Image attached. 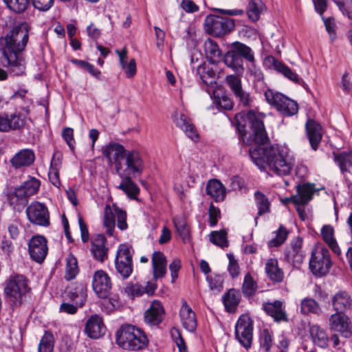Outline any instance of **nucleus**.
Listing matches in <instances>:
<instances>
[{"mask_svg": "<svg viewBox=\"0 0 352 352\" xmlns=\"http://www.w3.org/2000/svg\"><path fill=\"white\" fill-rule=\"evenodd\" d=\"M25 125L24 116L21 113L0 114V131L8 132L20 129Z\"/></svg>", "mask_w": 352, "mask_h": 352, "instance_id": "17", "label": "nucleus"}, {"mask_svg": "<svg viewBox=\"0 0 352 352\" xmlns=\"http://www.w3.org/2000/svg\"><path fill=\"white\" fill-rule=\"evenodd\" d=\"M35 160L34 153L32 150L25 148L21 149L16 153L10 160L12 166L16 168H21L30 166Z\"/></svg>", "mask_w": 352, "mask_h": 352, "instance_id": "27", "label": "nucleus"}, {"mask_svg": "<svg viewBox=\"0 0 352 352\" xmlns=\"http://www.w3.org/2000/svg\"><path fill=\"white\" fill-rule=\"evenodd\" d=\"M267 102L285 116H292L298 111V103L285 95L267 89L264 93Z\"/></svg>", "mask_w": 352, "mask_h": 352, "instance_id": "8", "label": "nucleus"}, {"mask_svg": "<svg viewBox=\"0 0 352 352\" xmlns=\"http://www.w3.org/2000/svg\"><path fill=\"white\" fill-rule=\"evenodd\" d=\"M252 320L247 315H242L235 325V338L246 349L251 346L252 341Z\"/></svg>", "mask_w": 352, "mask_h": 352, "instance_id": "13", "label": "nucleus"}, {"mask_svg": "<svg viewBox=\"0 0 352 352\" xmlns=\"http://www.w3.org/2000/svg\"><path fill=\"white\" fill-rule=\"evenodd\" d=\"M267 60L272 63L274 69L275 70L283 74L288 79L298 84H300V82H302V80L300 78H299L298 74L292 72V70L289 67H288L287 66H286L285 65H284L283 63L278 60L275 58L270 56L267 58Z\"/></svg>", "mask_w": 352, "mask_h": 352, "instance_id": "38", "label": "nucleus"}, {"mask_svg": "<svg viewBox=\"0 0 352 352\" xmlns=\"http://www.w3.org/2000/svg\"><path fill=\"white\" fill-rule=\"evenodd\" d=\"M315 190L314 184L309 183L298 184L296 187V196L299 205L307 204L312 199Z\"/></svg>", "mask_w": 352, "mask_h": 352, "instance_id": "39", "label": "nucleus"}, {"mask_svg": "<svg viewBox=\"0 0 352 352\" xmlns=\"http://www.w3.org/2000/svg\"><path fill=\"white\" fill-rule=\"evenodd\" d=\"M302 239L300 237L294 238L290 243L289 247L285 251L286 261L294 267H298L303 262L305 254L302 250Z\"/></svg>", "mask_w": 352, "mask_h": 352, "instance_id": "16", "label": "nucleus"}, {"mask_svg": "<svg viewBox=\"0 0 352 352\" xmlns=\"http://www.w3.org/2000/svg\"><path fill=\"white\" fill-rule=\"evenodd\" d=\"M116 342L124 349L141 350L148 344V339L140 328L131 325H122L116 333Z\"/></svg>", "mask_w": 352, "mask_h": 352, "instance_id": "4", "label": "nucleus"}, {"mask_svg": "<svg viewBox=\"0 0 352 352\" xmlns=\"http://www.w3.org/2000/svg\"><path fill=\"white\" fill-rule=\"evenodd\" d=\"M351 298L345 291L338 292L332 298L333 307L336 312L344 313L351 309Z\"/></svg>", "mask_w": 352, "mask_h": 352, "instance_id": "34", "label": "nucleus"}, {"mask_svg": "<svg viewBox=\"0 0 352 352\" xmlns=\"http://www.w3.org/2000/svg\"><path fill=\"white\" fill-rule=\"evenodd\" d=\"M119 177L122 179V182L118 186L119 189L122 190L126 196L131 199H138L140 194V188L133 181V176L126 175V174H120Z\"/></svg>", "mask_w": 352, "mask_h": 352, "instance_id": "31", "label": "nucleus"}, {"mask_svg": "<svg viewBox=\"0 0 352 352\" xmlns=\"http://www.w3.org/2000/svg\"><path fill=\"white\" fill-rule=\"evenodd\" d=\"M333 160L344 178L352 176V151L333 153Z\"/></svg>", "mask_w": 352, "mask_h": 352, "instance_id": "19", "label": "nucleus"}, {"mask_svg": "<svg viewBox=\"0 0 352 352\" xmlns=\"http://www.w3.org/2000/svg\"><path fill=\"white\" fill-rule=\"evenodd\" d=\"M300 310L304 315L314 314L318 316L322 313V309L319 304L311 298H306L302 300Z\"/></svg>", "mask_w": 352, "mask_h": 352, "instance_id": "43", "label": "nucleus"}, {"mask_svg": "<svg viewBox=\"0 0 352 352\" xmlns=\"http://www.w3.org/2000/svg\"><path fill=\"white\" fill-rule=\"evenodd\" d=\"M243 59L249 62L254 60V54L252 49L239 42L232 43L230 49L225 54L223 62L238 76L244 72Z\"/></svg>", "mask_w": 352, "mask_h": 352, "instance_id": "5", "label": "nucleus"}, {"mask_svg": "<svg viewBox=\"0 0 352 352\" xmlns=\"http://www.w3.org/2000/svg\"><path fill=\"white\" fill-rule=\"evenodd\" d=\"M254 200L256 206L258 208V216L270 212V202L268 198L261 191L254 192Z\"/></svg>", "mask_w": 352, "mask_h": 352, "instance_id": "42", "label": "nucleus"}, {"mask_svg": "<svg viewBox=\"0 0 352 352\" xmlns=\"http://www.w3.org/2000/svg\"><path fill=\"white\" fill-rule=\"evenodd\" d=\"M115 268L122 278H128L133 272V250L123 243L118 246L115 258Z\"/></svg>", "mask_w": 352, "mask_h": 352, "instance_id": "10", "label": "nucleus"}, {"mask_svg": "<svg viewBox=\"0 0 352 352\" xmlns=\"http://www.w3.org/2000/svg\"><path fill=\"white\" fill-rule=\"evenodd\" d=\"M106 243L107 239L103 234H98L91 242V253L94 259L100 263L108 258L109 248Z\"/></svg>", "mask_w": 352, "mask_h": 352, "instance_id": "22", "label": "nucleus"}, {"mask_svg": "<svg viewBox=\"0 0 352 352\" xmlns=\"http://www.w3.org/2000/svg\"><path fill=\"white\" fill-rule=\"evenodd\" d=\"M332 263L329 251L324 247H315L311 252L309 268L316 276H324L330 270Z\"/></svg>", "mask_w": 352, "mask_h": 352, "instance_id": "9", "label": "nucleus"}, {"mask_svg": "<svg viewBox=\"0 0 352 352\" xmlns=\"http://www.w3.org/2000/svg\"><path fill=\"white\" fill-rule=\"evenodd\" d=\"M65 298L80 307H82L87 299V287L82 283H75L68 287L65 292Z\"/></svg>", "mask_w": 352, "mask_h": 352, "instance_id": "21", "label": "nucleus"}, {"mask_svg": "<svg viewBox=\"0 0 352 352\" xmlns=\"http://www.w3.org/2000/svg\"><path fill=\"white\" fill-rule=\"evenodd\" d=\"M28 251L33 261L42 263L44 261V236H33L28 243Z\"/></svg>", "mask_w": 352, "mask_h": 352, "instance_id": "24", "label": "nucleus"}, {"mask_svg": "<svg viewBox=\"0 0 352 352\" xmlns=\"http://www.w3.org/2000/svg\"><path fill=\"white\" fill-rule=\"evenodd\" d=\"M164 316V309L160 301L154 300L144 313V321L149 325L160 324Z\"/></svg>", "mask_w": 352, "mask_h": 352, "instance_id": "23", "label": "nucleus"}, {"mask_svg": "<svg viewBox=\"0 0 352 352\" xmlns=\"http://www.w3.org/2000/svg\"><path fill=\"white\" fill-rule=\"evenodd\" d=\"M62 136L69 147L74 149L75 140L74 138V130L70 127L65 128L62 132Z\"/></svg>", "mask_w": 352, "mask_h": 352, "instance_id": "59", "label": "nucleus"}, {"mask_svg": "<svg viewBox=\"0 0 352 352\" xmlns=\"http://www.w3.org/2000/svg\"><path fill=\"white\" fill-rule=\"evenodd\" d=\"M307 135L311 148L316 151L322 140V126L313 119H308L305 124Z\"/></svg>", "mask_w": 352, "mask_h": 352, "instance_id": "26", "label": "nucleus"}, {"mask_svg": "<svg viewBox=\"0 0 352 352\" xmlns=\"http://www.w3.org/2000/svg\"><path fill=\"white\" fill-rule=\"evenodd\" d=\"M210 226L213 227L217 224L218 219L220 217V210L211 204L208 210Z\"/></svg>", "mask_w": 352, "mask_h": 352, "instance_id": "58", "label": "nucleus"}, {"mask_svg": "<svg viewBox=\"0 0 352 352\" xmlns=\"http://www.w3.org/2000/svg\"><path fill=\"white\" fill-rule=\"evenodd\" d=\"M309 332L315 345L322 349L328 347L329 338L324 329L318 324H312L309 327Z\"/></svg>", "mask_w": 352, "mask_h": 352, "instance_id": "32", "label": "nucleus"}, {"mask_svg": "<svg viewBox=\"0 0 352 352\" xmlns=\"http://www.w3.org/2000/svg\"><path fill=\"white\" fill-rule=\"evenodd\" d=\"M29 290L27 279L24 276L19 274L11 276L4 288V292L12 307L20 305L23 297Z\"/></svg>", "mask_w": 352, "mask_h": 352, "instance_id": "7", "label": "nucleus"}, {"mask_svg": "<svg viewBox=\"0 0 352 352\" xmlns=\"http://www.w3.org/2000/svg\"><path fill=\"white\" fill-rule=\"evenodd\" d=\"M241 299V293L239 290L230 289L223 296L222 301L226 310L229 313L235 312Z\"/></svg>", "mask_w": 352, "mask_h": 352, "instance_id": "36", "label": "nucleus"}, {"mask_svg": "<svg viewBox=\"0 0 352 352\" xmlns=\"http://www.w3.org/2000/svg\"><path fill=\"white\" fill-rule=\"evenodd\" d=\"M210 241L221 248L228 247L227 232L224 230L212 231L210 234Z\"/></svg>", "mask_w": 352, "mask_h": 352, "instance_id": "49", "label": "nucleus"}, {"mask_svg": "<svg viewBox=\"0 0 352 352\" xmlns=\"http://www.w3.org/2000/svg\"><path fill=\"white\" fill-rule=\"evenodd\" d=\"M79 272L77 258L72 253H69L66 258V267L65 278L71 280L76 278Z\"/></svg>", "mask_w": 352, "mask_h": 352, "instance_id": "41", "label": "nucleus"}, {"mask_svg": "<svg viewBox=\"0 0 352 352\" xmlns=\"http://www.w3.org/2000/svg\"><path fill=\"white\" fill-rule=\"evenodd\" d=\"M263 118V113L252 109L236 114L234 119L239 139L245 141L248 124L252 134L250 135V140L248 142L256 144L254 148L249 150L252 162L261 170L267 167L277 175H288L294 166V159L289 155L287 147L269 144L270 140L264 126Z\"/></svg>", "mask_w": 352, "mask_h": 352, "instance_id": "1", "label": "nucleus"}, {"mask_svg": "<svg viewBox=\"0 0 352 352\" xmlns=\"http://www.w3.org/2000/svg\"><path fill=\"white\" fill-rule=\"evenodd\" d=\"M325 29L328 32L331 41L333 42L336 38V24L334 19L331 17L324 18L322 16Z\"/></svg>", "mask_w": 352, "mask_h": 352, "instance_id": "56", "label": "nucleus"}, {"mask_svg": "<svg viewBox=\"0 0 352 352\" xmlns=\"http://www.w3.org/2000/svg\"><path fill=\"white\" fill-rule=\"evenodd\" d=\"M262 7L263 3L260 0L250 1L247 8V12L249 19L254 22L258 21Z\"/></svg>", "mask_w": 352, "mask_h": 352, "instance_id": "47", "label": "nucleus"}, {"mask_svg": "<svg viewBox=\"0 0 352 352\" xmlns=\"http://www.w3.org/2000/svg\"><path fill=\"white\" fill-rule=\"evenodd\" d=\"M25 212L32 223L44 226V204L34 201L27 207Z\"/></svg>", "mask_w": 352, "mask_h": 352, "instance_id": "29", "label": "nucleus"}, {"mask_svg": "<svg viewBox=\"0 0 352 352\" xmlns=\"http://www.w3.org/2000/svg\"><path fill=\"white\" fill-rule=\"evenodd\" d=\"M228 257L229 258L228 270L232 278H236L240 272L239 264L232 254H228Z\"/></svg>", "mask_w": 352, "mask_h": 352, "instance_id": "57", "label": "nucleus"}, {"mask_svg": "<svg viewBox=\"0 0 352 352\" xmlns=\"http://www.w3.org/2000/svg\"><path fill=\"white\" fill-rule=\"evenodd\" d=\"M176 125L183 130L186 135L193 141H197L199 135L195 126L190 122V119L184 114L181 113L175 120Z\"/></svg>", "mask_w": 352, "mask_h": 352, "instance_id": "37", "label": "nucleus"}, {"mask_svg": "<svg viewBox=\"0 0 352 352\" xmlns=\"http://www.w3.org/2000/svg\"><path fill=\"white\" fill-rule=\"evenodd\" d=\"M204 25L206 30L216 36H221L230 32L235 26L233 19L214 14L208 15Z\"/></svg>", "mask_w": 352, "mask_h": 352, "instance_id": "11", "label": "nucleus"}, {"mask_svg": "<svg viewBox=\"0 0 352 352\" xmlns=\"http://www.w3.org/2000/svg\"><path fill=\"white\" fill-rule=\"evenodd\" d=\"M0 247L2 251L7 255H10L14 250L12 242L6 236H3L0 243Z\"/></svg>", "mask_w": 352, "mask_h": 352, "instance_id": "62", "label": "nucleus"}, {"mask_svg": "<svg viewBox=\"0 0 352 352\" xmlns=\"http://www.w3.org/2000/svg\"><path fill=\"white\" fill-rule=\"evenodd\" d=\"M102 154L109 163L115 164L118 175L135 177L141 175L144 171V160L136 150H126L122 144L111 142L102 148Z\"/></svg>", "mask_w": 352, "mask_h": 352, "instance_id": "3", "label": "nucleus"}, {"mask_svg": "<svg viewBox=\"0 0 352 352\" xmlns=\"http://www.w3.org/2000/svg\"><path fill=\"white\" fill-rule=\"evenodd\" d=\"M272 344L271 334L267 330H264L261 339V346L265 351H269Z\"/></svg>", "mask_w": 352, "mask_h": 352, "instance_id": "61", "label": "nucleus"}, {"mask_svg": "<svg viewBox=\"0 0 352 352\" xmlns=\"http://www.w3.org/2000/svg\"><path fill=\"white\" fill-rule=\"evenodd\" d=\"M344 15L352 20V0H333Z\"/></svg>", "mask_w": 352, "mask_h": 352, "instance_id": "53", "label": "nucleus"}, {"mask_svg": "<svg viewBox=\"0 0 352 352\" xmlns=\"http://www.w3.org/2000/svg\"><path fill=\"white\" fill-rule=\"evenodd\" d=\"M92 287L99 298H107L112 287L111 278L108 274L102 270L95 272L92 278Z\"/></svg>", "mask_w": 352, "mask_h": 352, "instance_id": "15", "label": "nucleus"}, {"mask_svg": "<svg viewBox=\"0 0 352 352\" xmlns=\"http://www.w3.org/2000/svg\"><path fill=\"white\" fill-rule=\"evenodd\" d=\"M28 30L26 23L14 27L4 37L0 38V51L8 67L13 76H21L25 73V63L23 56L28 41Z\"/></svg>", "mask_w": 352, "mask_h": 352, "instance_id": "2", "label": "nucleus"}, {"mask_svg": "<svg viewBox=\"0 0 352 352\" xmlns=\"http://www.w3.org/2000/svg\"><path fill=\"white\" fill-rule=\"evenodd\" d=\"M265 272L267 277L274 283H280L284 280V272L278 265L276 258L267 259L265 265Z\"/></svg>", "mask_w": 352, "mask_h": 352, "instance_id": "28", "label": "nucleus"}, {"mask_svg": "<svg viewBox=\"0 0 352 352\" xmlns=\"http://www.w3.org/2000/svg\"><path fill=\"white\" fill-rule=\"evenodd\" d=\"M333 233L334 230L331 226L326 225L321 229L322 239L327 244L336 240L333 236Z\"/></svg>", "mask_w": 352, "mask_h": 352, "instance_id": "60", "label": "nucleus"}, {"mask_svg": "<svg viewBox=\"0 0 352 352\" xmlns=\"http://www.w3.org/2000/svg\"><path fill=\"white\" fill-rule=\"evenodd\" d=\"M206 280L211 290H216L220 292L223 289V278L221 275L214 274L208 276Z\"/></svg>", "mask_w": 352, "mask_h": 352, "instance_id": "54", "label": "nucleus"}, {"mask_svg": "<svg viewBox=\"0 0 352 352\" xmlns=\"http://www.w3.org/2000/svg\"><path fill=\"white\" fill-rule=\"evenodd\" d=\"M38 179L31 177L23 182L21 186L16 188L14 192L7 195V201L14 209H19V206H24L28 202L30 197L36 194L40 187Z\"/></svg>", "mask_w": 352, "mask_h": 352, "instance_id": "6", "label": "nucleus"}, {"mask_svg": "<svg viewBox=\"0 0 352 352\" xmlns=\"http://www.w3.org/2000/svg\"><path fill=\"white\" fill-rule=\"evenodd\" d=\"M239 105L243 107L251 108L254 103V98L251 96L250 93L243 89L234 94Z\"/></svg>", "mask_w": 352, "mask_h": 352, "instance_id": "50", "label": "nucleus"}, {"mask_svg": "<svg viewBox=\"0 0 352 352\" xmlns=\"http://www.w3.org/2000/svg\"><path fill=\"white\" fill-rule=\"evenodd\" d=\"M205 52L208 61L212 64H215L221 55V51L218 45L212 39L208 38L205 42Z\"/></svg>", "mask_w": 352, "mask_h": 352, "instance_id": "44", "label": "nucleus"}, {"mask_svg": "<svg viewBox=\"0 0 352 352\" xmlns=\"http://www.w3.org/2000/svg\"><path fill=\"white\" fill-rule=\"evenodd\" d=\"M85 331L90 338H100L105 332L102 318L97 314L91 316L86 322Z\"/></svg>", "mask_w": 352, "mask_h": 352, "instance_id": "20", "label": "nucleus"}, {"mask_svg": "<svg viewBox=\"0 0 352 352\" xmlns=\"http://www.w3.org/2000/svg\"><path fill=\"white\" fill-rule=\"evenodd\" d=\"M166 258L165 255L160 251L154 252L152 256V267L153 279L163 278L166 274Z\"/></svg>", "mask_w": 352, "mask_h": 352, "instance_id": "30", "label": "nucleus"}, {"mask_svg": "<svg viewBox=\"0 0 352 352\" xmlns=\"http://www.w3.org/2000/svg\"><path fill=\"white\" fill-rule=\"evenodd\" d=\"M288 236V231L285 227L280 225L276 232V236L267 242L269 247H279L285 243Z\"/></svg>", "mask_w": 352, "mask_h": 352, "instance_id": "48", "label": "nucleus"}, {"mask_svg": "<svg viewBox=\"0 0 352 352\" xmlns=\"http://www.w3.org/2000/svg\"><path fill=\"white\" fill-rule=\"evenodd\" d=\"M116 219L118 221V227L121 230L127 228L126 212L115 206H107L104 209V226L107 228V234L109 236H113Z\"/></svg>", "mask_w": 352, "mask_h": 352, "instance_id": "12", "label": "nucleus"}, {"mask_svg": "<svg viewBox=\"0 0 352 352\" xmlns=\"http://www.w3.org/2000/svg\"><path fill=\"white\" fill-rule=\"evenodd\" d=\"M55 339L51 331H45V352H52L54 347Z\"/></svg>", "mask_w": 352, "mask_h": 352, "instance_id": "64", "label": "nucleus"}, {"mask_svg": "<svg viewBox=\"0 0 352 352\" xmlns=\"http://www.w3.org/2000/svg\"><path fill=\"white\" fill-rule=\"evenodd\" d=\"M206 190L207 195L217 202L223 201L226 195V187L220 181L216 179L208 181Z\"/></svg>", "mask_w": 352, "mask_h": 352, "instance_id": "35", "label": "nucleus"}, {"mask_svg": "<svg viewBox=\"0 0 352 352\" xmlns=\"http://www.w3.org/2000/svg\"><path fill=\"white\" fill-rule=\"evenodd\" d=\"M78 224L80 230L82 241L83 243H86L89 239V234L87 226L81 217H78Z\"/></svg>", "mask_w": 352, "mask_h": 352, "instance_id": "63", "label": "nucleus"}, {"mask_svg": "<svg viewBox=\"0 0 352 352\" xmlns=\"http://www.w3.org/2000/svg\"><path fill=\"white\" fill-rule=\"evenodd\" d=\"M124 291L129 296L135 298L142 296L145 293L146 289L140 284L130 283L127 284Z\"/></svg>", "mask_w": 352, "mask_h": 352, "instance_id": "52", "label": "nucleus"}, {"mask_svg": "<svg viewBox=\"0 0 352 352\" xmlns=\"http://www.w3.org/2000/svg\"><path fill=\"white\" fill-rule=\"evenodd\" d=\"M262 309L276 322H288L287 314L281 300H276L272 302H265L262 304Z\"/></svg>", "mask_w": 352, "mask_h": 352, "instance_id": "18", "label": "nucleus"}, {"mask_svg": "<svg viewBox=\"0 0 352 352\" xmlns=\"http://www.w3.org/2000/svg\"><path fill=\"white\" fill-rule=\"evenodd\" d=\"M7 8L16 14L24 12L29 4L30 0H3Z\"/></svg>", "mask_w": 352, "mask_h": 352, "instance_id": "46", "label": "nucleus"}, {"mask_svg": "<svg viewBox=\"0 0 352 352\" xmlns=\"http://www.w3.org/2000/svg\"><path fill=\"white\" fill-rule=\"evenodd\" d=\"M257 289V283L253 279L250 274L245 275L243 283L241 287L243 294L246 298H251L254 296Z\"/></svg>", "mask_w": 352, "mask_h": 352, "instance_id": "45", "label": "nucleus"}, {"mask_svg": "<svg viewBox=\"0 0 352 352\" xmlns=\"http://www.w3.org/2000/svg\"><path fill=\"white\" fill-rule=\"evenodd\" d=\"M62 164V154L56 151L54 153L48 173L49 181L56 187H59L60 181L59 179V170Z\"/></svg>", "mask_w": 352, "mask_h": 352, "instance_id": "33", "label": "nucleus"}, {"mask_svg": "<svg viewBox=\"0 0 352 352\" xmlns=\"http://www.w3.org/2000/svg\"><path fill=\"white\" fill-rule=\"evenodd\" d=\"M182 305L179 310V316L183 327L188 331L193 332L197 328V320L195 312L189 307L186 300H182Z\"/></svg>", "mask_w": 352, "mask_h": 352, "instance_id": "25", "label": "nucleus"}, {"mask_svg": "<svg viewBox=\"0 0 352 352\" xmlns=\"http://www.w3.org/2000/svg\"><path fill=\"white\" fill-rule=\"evenodd\" d=\"M254 61L255 60L250 62V65L248 67V74L252 78L254 86L262 89L265 85L264 74L261 68L255 65Z\"/></svg>", "mask_w": 352, "mask_h": 352, "instance_id": "40", "label": "nucleus"}, {"mask_svg": "<svg viewBox=\"0 0 352 352\" xmlns=\"http://www.w3.org/2000/svg\"><path fill=\"white\" fill-rule=\"evenodd\" d=\"M226 81L228 83L231 91L234 95L238 91L243 89L241 80L235 75H228L226 78Z\"/></svg>", "mask_w": 352, "mask_h": 352, "instance_id": "55", "label": "nucleus"}, {"mask_svg": "<svg viewBox=\"0 0 352 352\" xmlns=\"http://www.w3.org/2000/svg\"><path fill=\"white\" fill-rule=\"evenodd\" d=\"M329 327L330 331L339 332L344 338L352 336V322L344 313L336 312L331 314L329 318Z\"/></svg>", "mask_w": 352, "mask_h": 352, "instance_id": "14", "label": "nucleus"}, {"mask_svg": "<svg viewBox=\"0 0 352 352\" xmlns=\"http://www.w3.org/2000/svg\"><path fill=\"white\" fill-rule=\"evenodd\" d=\"M173 223L177 233L185 240L189 236V230L185 219L182 217H175Z\"/></svg>", "mask_w": 352, "mask_h": 352, "instance_id": "51", "label": "nucleus"}]
</instances>
